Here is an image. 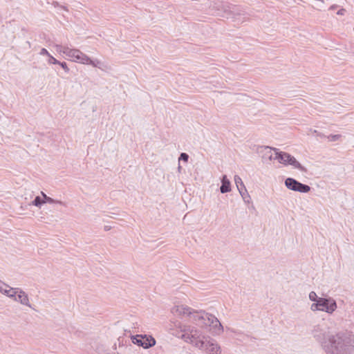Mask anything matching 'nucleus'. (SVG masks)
Segmentation results:
<instances>
[{
    "label": "nucleus",
    "instance_id": "1",
    "mask_svg": "<svg viewBox=\"0 0 354 354\" xmlns=\"http://www.w3.org/2000/svg\"><path fill=\"white\" fill-rule=\"evenodd\" d=\"M314 338L322 344L326 354H353L354 334L347 330L335 334L326 322L316 325L312 330Z\"/></svg>",
    "mask_w": 354,
    "mask_h": 354
},
{
    "label": "nucleus",
    "instance_id": "2",
    "mask_svg": "<svg viewBox=\"0 0 354 354\" xmlns=\"http://www.w3.org/2000/svg\"><path fill=\"white\" fill-rule=\"evenodd\" d=\"M182 339L187 343L193 344L198 348H203L204 341L202 339V332L196 328L191 326H185L181 330Z\"/></svg>",
    "mask_w": 354,
    "mask_h": 354
},
{
    "label": "nucleus",
    "instance_id": "3",
    "mask_svg": "<svg viewBox=\"0 0 354 354\" xmlns=\"http://www.w3.org/2000/svg\"><path fill=\"white\" fill-rule=\"evenodd\" d=\"M56 51L64 54L69 60L80 64L88 62V56L76 48H71L68 46L55 44L54 46Z\"/></svg>",
    "mask_w": 354,
    "mask_h": 354
},
{
    "label": "nucleus",
    "instance_id": "4",
    "mask_svg": "<svg viewBox=\"0 0 354 354\" xmlns=\"http://www.w3.org/2000/svg\"><path fill=\"white\" fill-rule=\"evenodd\" d=\"M337 304L333 298H319L317 303H313L310 306L312 311H323L328 314H332L337 309Z\"/></svg>",
    "mask_w": 354,
    "mask_h": 354
},
{
    "label": "nucleus",
    "instance_id": "5",
    "mask_svg": "<svg viewBox=\"0 0 354 354\" xmlns=\"http://www.w3.org/2000/svg\"><path fill=\"white\" fill-rule=\"evenodd\" d=\"M275 160L285 166L292 165L295 169L306 171V169L295 159V156H269V160Z\"/></svg>",
    "mask_w": 354,
    "mask_h": 354
},
{
    "label": "nucleus",
    "instance_id": "6",
    "mask_svg": "<svg viewBox=\"0 0 354 354\" xmlns=\"http://www.w3.org/2000/svg\"><path fill=\"white\" fill-rule=\"evenodd\" d=\"M285 185L290 190L301 193H307L310 190V187L308 185L302 184L292 178H288L286 179Z\"/></svg>",
    "mask_w": 354,
    "mask_h": 354
},
{
    "label": "nucleus",
    "instance_id": "7",
    "mask_svg": "<svg viewBox=\"0 0 354 354\" xmlns=\"http://www.w3.org/2000/svg\"><path fill=\"white\" fill-rule=\"evenodd\" d=\"M209 313H207L204 311L197 312V311H194L193 310L189 318L197 326L203 328V327L206 326L207 316H209Z\"/></svg>",
    "mask_w": 354,
    "mask_h": 354
},
{
    "label": "nucleus",
    "instance_id": "8",
    "mask_svg": "<svg viewBox=\"0 0 354 354\" xmlns=\"http://www.w3.org/2000/svg\"><path fill=\"white\" fill-rule=\"evenodd\" d=\"M254 152L259 154L267 155L268 153H274V155H289L287 153L280 151L279 149L270 147L268 146H254Z\"/></svg>",
    "mask_w": 354,
    "mask_h": 354
},
{
    "label": "nucleus",
    "instance_id": "9",
    "mask_svg": "<svg viewBox=\"0 0 354 354\" xmlns=\"http://www.w3.org/2000/svg\"><path fill=\"white\" fill-rule=\"evenodd\" d=\"M142 337H143L142 335H132L131 338L132 342L134 344H137L140 346H142V348H144L145 349L149 348L156 345V342L153 337L149 338V341H151V343L143 342Z\"/></svg>",
    "mask_w": 354,
    "mask_h": 354
},
{
    "label": "nucleus",
    "instance_id": "10",
    "mask_svg": "<svg viewBox=\"0 0 354 354\" xmlns=\"http://www.w3.org/2000/svg\"><path fill=\"white\" fill-rule=\"evenodd\" d=\"M209 326L214 329L218 334H221L223 332V326L219 322V320L214 315L209 314L207 316V320L206 322V326Z\"/></svg>",
    "mask_w": 354,
    "mask_h": 354
},
{
    "label": "nucleus",
    "instance_id": "11",
    "mask_svg": "<svg viewBox=\"0 0 354 354\" xmlns=\"http://www.w3.org/2000/svg\"><path fill=\"white\" fill-rule=\"evenodd\" d=\"M201 349L209 354L221 353V347L214 340L204 342L203 348Z\"/></svg>",
    "mask_w": 354,
    "mask_h": 354
},
{
    "label": "nucleus",
    "instance_id": "12",
    "mask_svg": "<svg viewBox=\"0 0 354 354\" xmlns=\"http://www.w3.org/2000/svg\"><path fill=\"white\" fill-rule=\"evenodd\" d=\"M192 310L193 309L187 306L177 305L172 308L171 312L177 315L188 316L190 317Z\"/></svg>",
    "mask_w": 354,
    "mask_h": 354
},
{
    "label": "nucleus",
    "instance_id": "13",
    "mask_svg": "<svg viewBox=\"0 0 354 354\" xmlns=\"http://www.w3.org/2000/svg\"><path fill=\"white\" fill-rule=\"evenodd\" d=\"M14 301L20 303L21 305L32 308L28 295L21 288L19 290L17 297L15 298Z\"/></svg>",
    "mask_w": 354,
    "mask_h": 354
},
{
    "label": "nucleus",
    "instance_id": "14",
    "mask_svg": "<svg viewBox=\"0 0 354 354\" xmlns=\"http://www.w3.org/2000/svg\"><path fill=\"white\" fill-rule=\"evenodd\" d=\"M222 185L220 187L221 192L222 194L227 193L230 192L231 190V185L230 182L227 179V176L224 175L221 179Z\"/></svg>",
    "mask_w": 354,
    "mask_h": 354
},
{
    "label": "nucleus",
    "instance_id": "15",
    "mask_svg": "<svg viewBox=\"0 0 354 354\" xmlns=\"http://www.w3.org/2000/svg\"><path fill=\"white\" fill-rule=\"evenodd\" d=\"M41 194L43 196L45 203H48L50 204H59L61 205L66 206V203L58 200H55L53 198L48 196L44 192H41Z\"/></svg>",
    "mask_w": 354,
    "mask_h": 354
},
{
    "label": "nucleus",
    "instance_id": "16",
    "mask_svg": "<svg viewBox=\"0 0 354 354\" xmlns=\"http://www.w3.org/2000/svg\"><path fill=\"white\" fill-rule=\"evenodd\" d=\"M234 181L239 191L240 194L241 195V196H243V194H242V188H245V185L241 178L239 176L236 175L234 176Z\"/></svg>",
    "mask_w": 354,
    "mask_h": 354
},
{
    "label": "nucleus",
    "instance_id": "17",
    "mask_svg": "<svg viewBox=\"0 0 354 354\" xmlns=\"http://www.w3.org/2000/svg\"><path fill=\"white\" fill-rule=\"evenodd\" d=\"M45 203L44 199H41L40 196H36L35 198L31 202L30 205L41 207Z\"/></svg>",
    "mask_w": 354,
    "mask_h": 354
},
{
    "label": "nucleus",
    "instance_id": "18",
    "mask_svg": "<svg viewBox=\"0 0 354 354\" xmlns=\"http://www.w3.org/2000/svg\"><path fill=\"white\" fill-rule=\"evenodd\" d=\"M310 133H312L313 136H316L317 138H319L322 140L326 138V136L315 129H310L309 133L308 134L310 135Z\"/></svg>",
    "mask_w": 354,
    "mask_h": 354
},
{
    "label": "nucleus",
    "instance_id": "19",
    "mask_svg": "<svg viewBox=\"0 0 354 354\" xmlns=\"http://www.w3.org/2000/svg\"><path fill=\"white\" fill-rule=\"evenodd\" d=\"M341 138H342L341 134H330V135L326 136V138L325 139H326L328 142H336V141L339 140Z\"/></svg>",
    "mask_w": 354,
    "mask_h": 354
},
{
    "label": "nucleus",
    "instance_id": "20",
    "mask_svg": "<svg viewBox=\"0 0 354 354\" xmlns=\"http://www.w3.org/2000/svg\"><path fill=\"white\" fill-rule=\"evenodd\" d=\"M82 64H89L94 67L100 68L101 62L99 60H91L88 57V60L86 62L82 63Z\"/></svg>",
    "mask_w": 354,
    "mask_h": 354
},
{
    "label": "nucleus",
    "instance_id": "21",
    "mask_svg": "<svg viewBox=\"0 0 354 354\" xmlns=\"http://www.w3.org/2000/svg\"><path fill=\"white\" fill-rule=\"evenodd\" d=\"M19 289L20 288H12L11 287V288L10 290V295H9L8 297H10L14 300L15 298L17 297V295Z\"/></svg>",
    "mask_w": 354,
    "mask_h": 354
},
{
    "label": "nucleus",
    "instance_id": "22",
    "mask_svg": "<svg viewBox=\"0 0 354 354\" xmlns=\"http://www.w3.org/2000/svg\"><path fill=\"white\" fill-rule=\"evenodd\" d=\"M319 298L320 297H317L316 292L314 291H311L309 293V299L315 303H317V301H318Z\"/></svg>",
    "mask_w": 354,
    "mask_h": 354
},
{
    "label": "nucleus",
    "instance_id": "23",
    "mask_svg": "<svg viewBox=\"0 0 354 354\" xmlns=\"http://www.w3.org/2000/svg\"><path fill=\"white\" fill-rule=\"evenodd\" d=\"M48 63L50 64H58L59 61L57 60L54 57H53L50 54L48 55Z\"/></svg>",
    "mask_w": 354,
    "mask_h": 354
},
{
    "label": "nucleus",
    "instance_id": "24",
    "mask_svg": "<svg viewBox=\"0 0 354 354\" xmlns=\"http://www.w3.org/2000/svg\"><path fill=\"white\" fill-rule=\"evenodd\" d=\"M188 158H189V156H179V158H178V162H179L178 169L179 170L181 168L180 162H187L188 161Z\"/></svg>",
    "mask_w": 354,
    "mask_h": 354
},
{
    "label": "nucleus",
    "instance_id": "25",
    "mask_svg": "<svg viewBox=\"0 0 354 354\" xmlns=\"http://www.w3.org/2000/svg\"><path fill=\"white\" fill-rule=\"evenodd\" d=\"M59 65L61 66V67L64 70V71L66 73H68L69 72V68L68 67L67 64L66 62H59V63L58 64Z\"/></svg>",
    "mask_w": 354,
    "mask_h": 354
},
{
    "label": "nucleus",
    "instance_id": "26",
    "mask_svg": "<svg viewBox=\"0 0 354 354\" xmlns=\"http://www.w3.org/2000/svg\"><path fill=\"white\" fill-rule=\"evenodd\" d=\"M6 288H8V285L0 281V292L3 294Z\"/></svg>",
    "mask_w": 354,
    "mask_h": 354
},
{
    "label": "nucleus",
    "instance_id": "27",
    "mask_svg": "<svg viewBox=\"0 0 354 354\" xmlns=\"http://www.w3.org/2000/svg\"><path fill=\"white\" fill-rule=\"evenodd\" d=\"M150 337H153L151 335H143V337H142L143 342L151 343V341H149Z\"/></svg>",
    "mask_w": 354,
    "mask_h": 354
},
{
    "label": "nucleus",
    "instance_id": "28",
    "mask_svg": "<svg viewBox=\"0 0 354 354\" xmlns=\"http://www.w3.org/2000/svg\"><path fill=\"white\" fill-rule=\"evenodd\" d=\"M39 54L41 55H47L48 57L50 55V53L48 52V50L46 48H41Z\"/></svg>",
    "mask_w": 354,
    "mask_h": 354
},
{
    "label": "nucleus",
    "instance_id": "29",
    "mask_svg": "<svg viewBox=\"0 0 354 354\" xmlns=\"http://www.w3.org/2000/svg\"><path fill=\"white\" fill-rule=\"evenodd\" d=\"M10 288H11V287L8 285V288L5 289V290L3 291V294L6 295L7 297H8L9 295H10Z\"/></svg>",
    "mask_w": 354,
    "mask_h": 354
},
{
    "label": "nucleus",
    "instance_id": "30",
    "mask_svg": "<svg viewBox=\"0 0 354 354\" xmlns=\"http://www.w3.org/2000/svg\"><path fill=\"white\" fill-rule=\"evenodd\" d=\"M242 194H243V196H242V197H243L244 199L245 198V195H246L248 198H250V196L248 195V192H247V190H246L245 187V188H242Z\"/></svg>",
    "mask_w": 354,
    "mask_h": 354
},
{
    "label": "nucleus",
    "instance_id": "31",
    "mask_svg": "<svg viewBox=\"0 0 354 354\" xmlns=\"http://www.w3.org/2000/svg\"><path fill=\"white\" fill-rule=\"evenodd\" d=\"M345 12H346L345 9L342 8V9H340V10H339L337 11V14L338 15H344V13H345Z\"/></svg>",
    "mask_w": 354,
    "mask_h": 354
},
{
    "label": "nucleus",
    "instance_id": "32",
    "mask_svg": "<svg viewBox=\"0 0 354 354\" xmlns=\"http://www.w3.org/2000/svg\"><path fill=\"white\" fill-rule=\"evenodd\" d=\"M53 6H54L55 7H59V6H60V5L59 4V3H58V2H57V1L53 2Z\"/></svg>",
    "mask_w": 354,
    "mask_h": 354
},
{
    "label": "nucleus",
    "instance_id": "33",
    "mask_svg": "<svg viewBox=\"0 0 354 354\" xmlns=\"http://www.w3.org/2000/svg\"><path fill=\"white\" fill-rule=\"evenodd\" d=\"M59 8H61L62 9H63V10H64L67 11V12L68 11V10L67 7H66V6H61V5H60Z\"/></svg>",
    "mask_w": 354,
    "mask_h": 354
},
{
    "label": "nucleus",
    "instance_id": "34",
    "mask_svg": "<svg viewBox=\"0 0 354 354\" xmlns=\"http://www.w3.org/2000/svg\"><path fill=\"white\" fill-rule=\"evenodd\" d=\"M125 349H126L127 351H131V346H126V347H125Z\"/></svg>",
    "mask_w": 354,
    "mask_h": 354
},
{
    "label": "nucleus",
    "instance_id": "35",
    "mask_svg": "<svg viewBox=\"0 0 354 354\" xmlns=\"http://www.w3.org/2000/svg\"><path fill=\"white\" fill-rule=\"evenodd\" d=\"M180 155L184 156V155H187V154L185 153H181Z\"/></svg>",
    "mask_w": 354,
    "mask_h": 354
}]
</instances>
